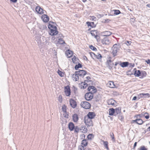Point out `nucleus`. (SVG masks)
I'll use <instances>...</instances> for the list:
<instances>
[{
  "instance_id": "nucleus-22",
  "label": "nucleus",
  "mask_w": 150,
  "mask_h": 150,
  "mask_svg": "<svg viewBox=\"0 0 150 150\" xmlns=\"http://www.w3.org/2000/svg\"><path fill=\"white\" fill-rule=\"evenodd\" d=\"M132 121L134 122H136V123L139 125L142 124L143 122V120L140 119H138L135 120H133Z\"/></svg>"
},
{
  "instance_id": "nucleus-13",
  "label": "nucleus",
  "mask_w": 150,
  "mask_h": 150,
  "mask_svg": "<svg viewBox=\"0 0 150 150\" xmlns=\"http://www.w3.org/2000/svg\"><path fill=\"white\" fill-rule=\"evenodd\" d=\"M110 59L111 58L110 57L109 59L108 60L107 62V67L110 69H111L112 68L113 65V64L112 62Z\"/></svg>"
},
{
  "instance_id": "nucleus-48",
  "label": "nucleus",
  "mask_w": 150,
  "mask_h": 150,
  "mask_svg": "<svg viewBox=\"0 0 150 150\" xmlns=\"http://www.w3.org/2000/svg\"><path fill=\"white\" fill-rule=\"evenodd\" d=\"M74 129V132H79V129L77 127H75Z\"/></svg>"
},
{
  "instance_id": "nucleus-4",
  "label": "nucleus",
  "mask_w": 150,
  "mask_h": 150,
  "mask_svg": "<svg viewBox=\"0 0 150 150\" xmlns=\"http://www.w3.org/2000/svg\"><path fill=\"white\" fill-rule=\"evenodd\" d=\"M84 120L86 125L88 127L93 126V123L91 119H89L88 118L85 117Z\"/></svg>"
},
{
  "instance_id": "nucleus-60",
  "label": "nucleus",
  "mask_w": 150,
  "mask_h": 150,
  "mask_svg": "<svg viewBox=\"0 0 150 150\" xmlns=\"http://www.w3.org/2000/svg\"><path fill=\"white\" fill-rule=\"evenodd\" d=\"M147 6L148 7H150V5L149 4H148L147 5Z\"/></svg>"
},
{
  "instance_id": "nucleus-52",
  "label": "nucleus",
  "mask_w": 150,
  "mask_h": 150,
  "mask_svg": "<svg viewBox=\"0 0 150 150\" xmlns=\"http://www.w3.org/2000/svg\"><path fill=\"white\" fill-rule=\"evenodd\" d=\"M145 62L147 64H149L150 63V60L149 59L147 60H146Z\"/></svg>"
},
{
  "instance_id": "nucleus-23",
  "label": "nucleus",
  "mask_w": 150,
  "mask_h": 150,
  "mask_svg": "<svg viewBox=\"0 0 150 150\" xmlns=\"http://www.w3.org/2000/svg\"><path fill=\"white\" fill-rule=\"evenodd\" d=\"M115 101L114 100L111 99L108 100V103L109 105H115Z\"/></svg>"
},
{
  "instance_id": "nucleus-20",
  "label": "nucleus",
  "mask_w": 150,
  "mask_h": 150,
  "mask_svg": "<svg viewBox=\"0 0 150 150\" xmlns=\"http://www.w3.org/2000/svg\"><path fill=\"white\" fill-rule=\"evenodd\" d=\"M65 54L69 58L72 56L73 53L72 51L68 50L66 51Z\"/></svg>"
},
{
  "instance_id": "nucleus-50",
  "label": "nucleus",
  "mask_w": 150,
  "mask_h": 150,
  "mask_svg": "<svg viewBox=\"0 0 150 150\" xmlns=\"http://www.w3.org/2000/svg\"><path fill=\"white\" fill-rule=\"evenodd\" d=\"M91 55L92 57H95V54L93 52H92L91 53Z\"/></svg>"
},
{
  "instance_id": "nucleus-14",
  "label": "nucleus",
  "mask_w": 150,
  "mask_h": 150,
  "mask_svg": "<svg viewBox=\"0 0 150 150\" xmlns=\"http://www.w3.org/2000/svg\"><path fill=\"white\" fill-rule=\"evenodd\" d=\"M95 116V113L93 112H89L87 114V116L85 118H88L89 119H91L94 118Z\"/></svg>"
},
{
  "instance_id": "nucleus-17",
  "label": "nucleus",
  "mask_w": 150,
  "mask_h": 150,
  "mask_svg": "<svg viewBox=\"0 0 150 150\" xmlns=\"http://www.w3.org/2000/svg\"><path fill=\"white\" fill-rule=\"evenodd\" d=\"M68 128L69 130L71 131L73 130L75 128V126L74 124L72 122H69L68 125Z\"/></svg>"
},
{
  "instance_id": "nucleus-15",
  "label": "nucleus",
  "mask_w": 150,
  "mask_h": 150,
  "mask_svg": "<svg viewBox=\"0 0 150 150\" xmlns=\"http://www.w3.org/2000/svg\"><path fill=\"white\" fill-rule=\"evenodd\" d=\"M41 18L42 21L45 22H47L49 21V17L46 14H43L42 15Z\"/></svg>"
},
{
  "instance_id": "nucleus-16",
  "label": "nucleus",
  "mask_w": 150,
  "mask_h": 150,
  "mask_svg": "<svg viewBox=\"0 0 150 150\" xmlns=\"http://www.w3.org/2000/svg\"><path fill=\"white\" fill-rule=\"evenodd\" d=\"M112 33L109 31H105L101 32V35L104 36H108L111 35Z\"/></svg>"
},
{
  "instance_id": "nucleus-55",
  "label": "nucleus",
  "mask_w": 150,
  "mask_h": 150,
  "mask_svg": "<svg viewBox=\"0 0 150 150\" xmlns=\"http://www.w3.org/2000/svg\"><path fill=\"white\" fill-rule=\"evenodd\" d=\"M137 98L136 96H134L132 100H135Z\"/></svg>"
},
{
  "instance_id": "nucleus-25",
  "label": "nucleus",
  "mask_w": 150,
  "mask_h": 150,
  "mask_svg": "<svg viewBox=\"0 0 150 150\" xmlns=\"http://www.w3.org/2000/svg\"><path fill=\"white\" fill-rule=\"evenodd\" d=\"M91 34L92 36H93L96 38L98 36L97 34V31L96 30H91Z\"/></svg>"
},
{
  "instance_id": "nucleus-27",
  "label": "nucleus",
  "mask_w": 150,
  "mask_h": 150,
  "mask_svg": "<svg viewBox=\"0 0 150 150\" xmlns=\"http://www.w3.org/2000/svg\"><path fill=\"white\" fill-rule=\"evenodd\" d=\"M129 64L128 62H124L120 64V66L122 67H124L128 66Z\"/></svg>"
},
{
  "instance_id": "nucleus-18",
  "label": "nucleus",
  "mask_w": 150,
  "mask_h": 150,
  "mask_svg": "<svg viewBox=\"0 0 150 150\" xmlns=\"http://www.w3.org/2000/svg\"><path fill=\"white\" fill-rule=\"evenodd\" d=\"M72 78L73 80L74 81H78L79 79L80 78L79 75L76 73V72H75V74L72 75Z\"/></svg>"
},
{
  "instance_id": "nucleus-1",
  "label": "nucleus",
  "mask_w": 150,
  "mask_h": 150,
  "mask_svg": "<svg viewBox=\"0 0 150 150\" xmlns=\"http://www.w3.org/2000/svg\"><path fill=\"white\" fill-rule=\"evenodd\" d=\"M48 28L50 29L49 33L52 35H56L58 33L57 28L56 26L50 23L48 25Z\"/></svg>"
},
{
  "instance_id": "nucleus-56",
  "label": "nucleus",
  "mask_w": 150,
  "mask_h": 150,
  "mask_svg": "<svg viewBox=\"0 0 150 150\" xmlns=\"http://www.w3.org/2000/svg\"><path fill=\"white\" fill-rule=\"evenodd\" d=\"M86 79H87V80H87V81H88V80L90 79V77L89 76H87V77H86Z\"/></svg>"
},
{
  "instance_id": "nucleus-38",
  "label": "nucleus",
  "mask_w": 150,
  "mask_h": 150,
  "mask_svg": "<svg viewBox=\"0 0 150 150\" xmlns=\"http://www.w3.org/2000/svg\"><path fill=\"white\" fill-rule=\"evenodd\" d=\"M51 39L52 40H55L57 38H59V37L58 36V35L57 34L56 35H52Z\"/></svg>"
},
{
  "instance_id": "nucleus-63",
  "label": "nucleus",
  "mask_w": 150,
  "mask_h": 150,
  "mask_svg": "<svg viewBox=\"0 0 150 150\" xmlns=\"http://www.w3.org/2000/svg\"><path fill=\"white\" fill-rule=\"evenodd\" d=\"M83 1L84 2H85V1H86V0H83Z\"/></svg>"
},
{
  "instance_id": "nucleus-47",
  "label": "nucleus",
  "mask_w": 150,
  "mask_h": 150,
  "mask_svg": "<svg viewBox=\"0 0 150 150\" xmlns=\"http://www.w3.org/2000/svg\"><path fill=\"white\" fill-rule=\"evenodd\" d=\"M114 11V14L116 15L119 14L120 13V11L119 10H115Z\"/></svg>"
},
{
  "instance_id": "nucleus-42",
  "label": "nucleus",
  "mask_w": 150,
  "mask_h": 150,
  "mask_svg": "<svg viewBox=\"0 0 150 150\" xmlns=\"http://www.w3.org/2000/svg\"><path fill=\"white\" fill-rule=\"evenodd\" d=\"M58 73L59 75L61 77L63 76L64 74L62 71H60L59 70H58Z\"/></svg>"
},
{
  "instance_id": "nucleus-6",
  "label": "nucleus",
  "mask_w": 150,
  "mask_h": 150,
  "mask_svg": "<svg viewBox=\"0 0 150 150\" xmlns=\"http://www.w3.org/2000/svg\"><path fill=\"white\" fill-rule=\"evenodd\" d=\"M64 92L66 96H69L70 95L71 91L69 86H68L64 87Z\"/></svg>"
},
{
  "instance_id": "nucleus-40",
  "label": "nucleus",
  "mask_w": 150,
  "mask_h": 150,
  "mask_svg": "<svg viewBox=\"0 0 150 150\" xmlns=\"http://www.w3.org/2000/svg\"><path fill=\"white\" fill-rule=\"evenodd\" d=\"M95 57H96L97 59H100L101 58L102 56L100 54H95Z\"/></svg>"
},
{
  "instance_id": "nucleus-59",
  "label": "nucleus",
  "mask_w": 150,
  "mask_h": 150,
  "mask_svg": "<svg viewBox=\"0 0 150 150\" xmlns=\"http://www.w3.org/2000/svg\"><path fill=\"white\" fill-rule=\"evenodd\" d=\"M147 130L148 131H150V126L148 128H147Z\"/></svg>"
},
{
  "instance_id": "nucleus-28",
  "label": "nucleus",
  "mask_w": 150,
  "mask_h": 150,
  "mask_svg": "<svg viewBox=\"0 0 150 150\" xmlns=\"http://www.w3.org/2000/svg\"><path fill=\"white\" fill-rule=\"evenodd\" d=\"M72 61L73 63L75 64H77L79 62V59L76 58L75 56H74L73 57L72 59Z\"/></svg>"
},
{
  "instance_id": "nucleus-11",
  "label": "nucleus",
  "mask_w": 150,
  "mask_h": 150,
  "mask_svg": "<svg viewBox=\"0 0 150 150\" xmlns=\"http://www.w3.org/2000/svg\"><path fill=\"white\" fill-rule=\"evenodd\" d=\"M102 42L103 44L108 45L110 43V41L108 38L105 37L102 39Z\"/></svg>"
},
{
  "instance_id": "nucleus-29",
  "label": "nucleus",
  "mask_w": 150,
  "mask_h": 150,
  "mask_svg": "<svg viewBox=\"0 0 150 150\" xmlns=\"http://www.w3.org/2000/svg\"><path fill=\"white\" fill-rule=\"evenodd\" d=\"M115 110L113 108H111L109 109V115H113L115 113Z\"/></svg>"
},
{
  "instance_id": "nucleus-44",
  "label": "nucleus",
  "mask_w": 150,
  "mask_h": 150,
  "mask_svg": "<svg viewBox=\"0 0 150 150\" xmlns=\"http://www.w3.org/2000/svg\"><path fill=\"white\" fill-rule=\"evenodd\" d=\"M93 137V136L92 134H89L87 136V138L88 139H91Z\"/></svg>"
},
{
  "instance_id": "nucleus-34",
  "label": "nucleus",
  "mask_w": 150,
  "mask_h": 150,
  "mask_svg": "<svg viewBox=\"0 0 150 150\" xmlns=\"http://www.w3.org/2000/svg\"><path fill=\"white\" fill-rule=\"evenodd\" d=\"M115 115H116L120 113L121 112V110L120 108H116L115 110Z\"/></svg>"
},
{
  "instance_id": "nucleus-61",
  "label": "nucleus",
  "mask_w": 150,
  "mask_h": 150,
  "mask_svg": "<svg viewBox=\"0 0 150 150\" xmlns=\"http://www.w3.org/2000/svg\"><path fill=\"white\" fill-rule=\"evenodd\" d=\"M87 24L88 25H89L90 24V23L87 22Z\"/></svg>"
},
{
  "instance_id": "nucleus-24",
  "label": "nucleus",
  "mask_w": 150,
  "mask_h": 150,
  "mask_svg": "<svg viewBox=\"0 0 150 150\" xmlns=\"http://www.w3.org/2000/svg\"><path fill=\"white\" fill-rule=\"evenodd\" d=\"M73 119L74 121L75 122H76L78 121L79 118L77 115L76 114H74L73 116Z\"/></svg>"
},
{
  "instance_id": "nucleus-21",
  "label": "nucleus",
  "mask_w": 150,
  "mask_h": 150,
  "mask_svg": "<svg viewBox=\"0 0 150 150\" xmlns=\"http://www.w3.org/2000/svg\"><path fill=\"white\" fill-rule=\"evenodd\" d=\"M62 109L63 111L65 113L66 115H65V117L67 118H68L69 115L67 114L66 109L67 107L65 105H63L62 107Z\"/></svg>"
},
{
  "instance_id": "nucleus-9",
  "label": "nucleus",
  "mask_w": 150,
  "mask_h": 150,
  "mask_svg": "<svg viewBox=\"0 0 150 150\" xmlns=\"http://www.w3.org/2000/svg\"><path fill=\"white\" fill-rule=\"evenodd\" d=\"M88 90L89 91V93H96V89L93 86H90L88 87Z\"/></svg>"
},
{
  "instance_id": "nucleus-36",
  "label": "nucleus",
  "mask_w": 150,
  "mask_h": 150,
  "mask_svg": "<svg viewBox=\"0 0 150 150\" xmlns=\"http://www.w3.org/2000/svg\"><path fill=\"white\" fill-rule=\"evenodd\" d=\"M58 42L59 44H61L65 43L64 41L63 40V39L59 38H58Z\"/></svg>"
},
{
  "instance_id": "nucleus-7",
  "label": "nucleus",
  "mask_w": 150,
  "mask_h": 150,
  "mask_svg": "<svg viewBox=\"0 0 150 150\" xmlns=\"http://www.w3.org/2000/svg\"><path fill=\"white\" fill-rule=\"evenodd\" d=\"M35 10L37 12L40 14H43L45 13V12H46L45 10H43L39 6H37L36 7Z\"/></svg>"
},
{
  "instance_id": "nucleus-5",
  "label": "nucleus",
  "mask_w": 150,
  "mask_h": 150,
  "mask_svg": "<svg viewBox=\"0 0 150 150\" xmlns=\"http://www.w3.org/2000/svg\"><path fill=\"white\" fill-rule=\"evenodd\" d=\"M76 73L79 75L80 78H83L86 74V72L84 70H80L76 71Z\"/></svg>"
},
{
  "instance_id": "nucleus-26",
  "label": "nucleus",
  "mask_w": 150,
  "mask_h": 150,
  "mask_svg": "<svg viewBox=\"0 0 150 150\" xmlns=\"http://www.w3.org/2000/svg\"><path fill=\"white\" fill-rule=\"evenodd\" d=\"M80 130L81 132L83 133H86L87 132V129L85 126H82Z\"/></svg>"
},
{
  "instance_id": "nucleus-43",
  "label": "nucleus",
  "mask_w": 150,
  "mask_h": 150,
  "mask_svg": "<svg viewBox=\"0 0 150 150\" xmlns=\"http://www.w3.org/2000/svg\"><path fill=\"white\" fill-rule=\"evenodd\" d=\"M110 135L112 139V140H113V141H115V139L114 137V135L113 133L112 132H110Z\"/></svg>"
},
{
  "instance_id": "nucleus-33",
  "label": "nucleus",
  "mask_w": 150,
  "mask_h": 150,
  "mask_svg": "<svg viewBox=\"0 0 150 150\" xmlns=\"http://www.w3.org/2000/svg\"><path fill=\"white\" fill-rule=\"evenodd\" d=\"M141 74L140 71L139 70L136 71L134 73V75L136 76H139Z\"/></svg>"
},
{
  "instance_id": "nucleus-51",
  "label": "nucleus",
  "mask_w": 150,
  "mask_h": 150,
  "mask_svg": "<svg viewBox=\"0 0 150 150\" xmlns=\"http://www.w3.org/2000/svg\"><path fill=\"white\" fill-rule=\"evenodd\" d=\"M81 136L82 139L85 138V135L83 134H82L81 135Z\"/></svg>"
},
{
  "instance_id": "nucleus-49",
  "label": "nucleus",
  "mask_w": 150,
  "mask_h": 150,
  "mask_svg": "<svg viewBox=\"0 0 150 150\" xmlns=\"http://www.w3.org/2000/svg\"><path fill=\"white\" fill-rule=\"evenodd\" d=\"M132 42L130 41H127L125 42V44L127 45H130L131 43Z\"/></svg>"
},
{
  "instance_id": "nucleus-57",
  "label": "nucleus",
  "mask_w": 150,
  "mask_h": 150,
  "mask_svg": "<svg viewBox=\"0 0 150 150\" xmlns=\"http://www.w3.org/2000/svg\"><path fill=\"white\" fill-rule=\"evenodd\" d=\"M145 118L146 119H148L149 118V115H146V116H145Z\"/></svg>"
},
{
  "instance_id": "nucleus-39",
  "label": "nucleus",
  "mask_w": 150,
  "mask_h": 150,
  "mask_svg": "<svg viewBox=\"0 0 150 150\" xmlns=\"http://www.w3.org/2000/svg\"><path fill=\"white\" fill-rule=\"evenodd\" d=\"M81 65L80 63H78V65H76L75 66V68L76 70H77L78 69L81 68Z\"/></svg>"
},
{
  "instance_id": "nucleus-30",
  "label": "nucleus",
  "mask_w": 150,
  "mask_h": 150,
  "mask_svg": "<svg viewBox=\"0 0 150 150\" xmlns=\"http://www.w3.org/2000/svg\"><path fill=\"white\" fill-rule=\"evenodd\" d=\"M36 40L37 41L38 45H42V42L40 38L39 37H36Z\"/></svg>"
},
{
  "instance_id": "nucleus-31",
  "label": "nucleus",
  "mask_w": 150,
  "mask_h": 150,
  "mask_svg": "<svg viewBox=\"0 0 150 150\" xmlns=\"http://www.w3.org/2000/svg\"><path fill=\"white\" fill-rule=\"evenodd\" d=\"M103 143V144L104 146L106 148L107 150H109V148L108 146V142L107 141H102Z\"/></svg>"
},
{
  "instance_id": "nucleus-37",
  "label": "nucleus",
  "mask_w": 150,
  "mask_h": 150,
  "mask_svg": "<svg viewBox=\"0 0 150 150\" xmlns=\"http://www.w3.org/2000/svg\"><path fill=\"white\" fill-rule=\"evenodd\" d=\"M147 148L144 146H141L137 150H147Z\"/></svg>"
},
{
  "instance_id": "nucleus-10",
  "label": "nucleus",
  "mask_w": 150,
  "mask_h": 150,
  "mask_svg": "<svg viewBox=\"0 0 150 150\" xmlns=\"http://www.w3.org/2000/svg\"><path fill=\"white\" fill-rule=\"evenodd\" d=\"M70 104L73 108H75L77 106L76 102L74 99H70L69 100Z\"/></svg>"
},
{
  "instance_id": "nucleus-53",
  "label": "nucleus",
  "mask_w": 150,
  "mask_h": 150,
  "mask_svg": "<svg viewBox=\"0 0 150 150\" xmlns=\"http://www.w3.org/2000/svg\"><path fill=\"white\" fill-rule=\"evenodd\" d=\"M17 0H10V1L13 3H16L17 1Z\"/></svg>"
},
{
  "instance_id": "nucleus-54",
  "label": "nucleus",
  "mask_w": 150,
  "mask_h": 150,
  "mask_svg": "<svg viewBox=\"0 0 150 150\" xmlns=\"http://www.w3.org/2000/svg\"><path fill=\"white\" fill-rule=\"evenodd\" d=\"M137 142H136L134 143V148H135L136 146H137Z\"/></svg>"
},
{
  "instance_id": "nucleus-45",
  "label": "nucleus",
  "mask_w": 150,
  "mask_h": 150,
  "mask_svg": "<svg viewBox=\"0 0 150 150\" xmlns=\"http://www.w3.org/2000/svg\"><path fill=\"white\" fill-rule=\"evenodd\" d=\"M78 150H86L85 148H84L83 146H80L79 147Z\"/></svg>"
},
{
  "instance_id": "nucleus-46",
  "label": "nucleus",
  "mask_w": 150,
  "mask_h": 150,
  "mask_svg": "<svg viewBox=\"0 0 150 150\" xmlns=\"http://www.w3.org/2000/svg\"><path fill=\"white\" fill-rule=\"evenodd\" d=\"M90 48L92 50L94 51L96 50V48L92 45H91L90 46Z\"/></svg>"
},
{
  "instance_id": "nucleus-62",
  "label": "nucleus",
  "mask_w": 150,
  "mask_h": 150,
  "mask_svg": "<svg viewBox=\"0 0 150 150\" xmlns=\"http://www.w3.org/2000/svg\"><path fill=\"white\" fill-rule=\"evenodd\" d=\"M117 63H116H116H115V66H116V65H117Z\"/></svg>"
},
{
  "instance_id": "nucleus-32",
  "label": "nucleus",
  "mask_w": 150,
  "mask_h": 150,
  "mask_svg": "<svg viewBox=\"0 0 150 150\" xmlns=\"http://www.w3.org/2000/svg\"><path fill=\"white\" fill-rule=\"evenodd\" d=\"M140 95L141 96L144 97V98L149 97L150 96V95L149 93H142L140 94Z\"/></svg>"
},
{
  "instance_id": "nucleus-41",
  "label": "nucleus",
  "mask_w": 150,
  "mask_h": 150,
  "mask_svg": "<svg viewBox=\"0 0 150 150\" xmlns=\"http://www.w3.org/2000/svg\"><path fill=\"white\" fill-rule=\"evenodd\" d=\"M58 100L59 102L61 103L62 101V96L61 95H59L58 97Z\"/></svg>"
},
{
  "instance_id": "nucleus-35",
  "label": "nucleus",
  "mask_w": 150,
  "mask_h": 150,
  "mask_svg": "<svg viewBox=\"0 0 150 150\" xmlns=\"http://www.w3.org/2000/svg\"><path fill=\"white\" fill-rule=\"evenodd\" d=\"M87 142L86 139L83 140L81 142V144L85 146H86L87 145Z\"/></svg>"
},
{
  "instance_id": "nucleus-58",
  "label": "nucleus",
  "mask_w": 150,
  "mask_h": 150,
  "mask_svg": "<svg viewBox=\"0 0 150 150\" xmlns=\"http://www.w3.org/2000/svg\"><path fill=\"white\" fill-rule=\"evenodd\" d=\"M85 149L86 150H91V149L88 147L85 148Z\"/></svg>"
},
{
  "instance_id": "nucleus-3",
  "label": "nucleus",
  "mask_w": 150,
  "mask_h": 150,
  "mask_svg": "<svg viewBox=\"0 0 150 150\" xmlns=\"http://www.w3.org/2000/svg\"><path fill=\"white\" fill-rule=\"evenodd\" d=\"M81 106L85 109H88L91 108V105L88 102L86 101H83L81 103Z\"/></svg>"
},
{
  "instance_id": "nucleus-19",
  "label": "nucleus",
  "mask_w": 150,
  "mask_h": 150,
  "mask_svg": "<svg viewBox=\"0 0 150 150\" xmlns=\"http://www.w3.org/2000/svg\"><path fill=\"white\" fill-rule=\"evenodd\" d=\"M108 86L112 88H114L115 87V85L113 81H109L107 84Z\"/></svg>"
},
{
  "instance_id": "nucleus-64",
  "label": "nucleus",
  "mask_w": 150,
  "mask_h": 150,
  "mask_svg": "<svg viewBox=\"0 0 150 150\" xmlns=\"http://www.w3.org/2000/svg\"><path fill=\"white\" fill-rule=\"evenodd\" d=\"M131 19L132 20L134 19L133 18H131Z\"/></svg>"
},
{
  "instance_id": "nucleus-2",
  "label": "nucleus",
  "mask_w": 150,
  "mask_h": 150,
  "mask_svg": "<svg viewBox=\"0 0 150 150\" xmlns=\"http://www.w3.org/2000/svg\"><path fill=\"white\" fill-rule=\"evenodd\" d=\"M120 48V46L117 44H115L113 45L112 48V53L114 56L116 55V54L119 51Z\"/></svg>"
},
{
  "instance_id": "nucleus-12",
  "label": "nucleus",
  "mask_w": 150,
  "mask_h": 150,
  "mask_svg": "<svg viewBox=\"0 0 150 150\" xmlns=\"http://www.w3.org/2000/svg\"><path fill=\"white\" fill-rule=\"evenodd\" d=\"M86 82H88V81H87V80H84V82H81V84H79V87L81 88L84 89L87 86V84L86 83Z\"/></svg>"
},
{
  "instance_id": "nucleus-8",
  "label": "nucleus",
  "mask_w": 150,
  "mask_h": 150,
  "mask_svg": "<svg viewBox=\"0 0 150 150\" xmlns=\"http://www.w3.org/2000/svg\"><path fill=\"white\" fill-rule=\"evenodd\" d=\"M93 94L89 93H86L85 96L86 99L87 100H91L93 98Z\"/></svg>"
}]
</instances>
